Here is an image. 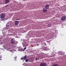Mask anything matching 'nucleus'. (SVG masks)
I'll list each match as a JSON object with an SVG mask.
<instances>
[{"mask_svg": "<svg viewBox=\"0 0 66 66\" xmlns=\"http://www.w3.org/2000/svg\"><path fill=\"white\" fill-rule=\"evenodd\" d=\"M1 60H2V59H1Z\"/></svg>", "mask_w": 66, "mask_h": 66, "instance_id": "nucleus-24", "label": "nucleus"}, {"mask_svg": "<svg viewBox=\"0 0 66 66\" xmlns=\"http://www.w3.org/2000/svg\"><path fill=\"white\" fill-rule=\"evenodd\" d=\"M66 16H62L61 18V20L62 21H64V20H65L66 19Z\"/></svg>", "mask_w": 66, "mask_h": 66, "instance_id": "nucleus-3", "label": "nucleus"}, {"mask_svg": "<svg viewBox=\"0 0 66 66\" xmlns=\"http://www.w3.org/2000/svg\"><path fill=\"white\" fill-rule=\"evenodd\" d=\"M49 7V5H47L45 6V7L46 9H49L48 7Z\"/></svg>", "mask_w": 66, "mask_h": 66, "instance_id": "nucleus-7", "label": "nucleus"}, {"mask_svg": "<svg viewBox=\"0 0 66 66\" xmlns=\"http://www.w3.org/2000/svg\"><path fill=\"white\" fill-rule=\"evenodd\" d=\"M16 20H19V19H18V18Z\"/></svg>", "mask_w": 66, "mask_h": 66, "instance_id": "nucleus-19", "label": "nucleus"}, {"mask_svg": "<svg viewBox=\"0 0 66 66\" xmlns=\"http://www.w3.org/2000/svg\"><path fill=\"white\" fill-rule=\"evenodd\" d=\"M26 43H27V42L26 41L24 43V44H26Z\"/></svg>", "mask_w": 66, "mask_h": 66, "instance_id": "nucleus-18", "label": "nucleus"}, {"mask_svg": "<svg viewBox=\"0 0 66 66\" xmlns=\"http://www.w3.org/2000/svg\"><path fill=\"white\" fill-rule=\"evenodd\" d=\"M26 59H27L26 55L24 56V57H22L21 59V60H26Z\"/></svg>", "mask_w": 66, "mask_h": 66, "instance_id": "nucleus-4", "label": "nucleus"}, {"mask_svg": "<svg viewBox=\"0 0 66 66\" xmlns=\"http://www.w3.org/2000/svg\"><path fill=\"white\" fill-rule=\"evenodd\" d=\"M15 47H16V46H14V47H14V48H15Z\"/></svg>", "mask_w": 66, "mask_h": 66, "instance_id": "nucleus-20", "label": "nucleus"}, {"mask_svg": "<svg viewBox=\"0 0 66 66\" xmlns=\"http://www.w3.org/2000/svg\"><path fill=\"white\" fill-rule=\"evenodd\" d=\"M9 25H7V26H6V28H9Z\"/></svg>", "mask_w": 66, "mask_h": 66, "instance_id": "nucleus-12", "label": "nucleus"}, {"mask_svg": "<svg viewBox=\"0 0 66 66\" xmlns=\"http://www.w3.org/2000/svg\"><path fill=\"white\" fill-rule=\"evenodd\" d=\"M2 58V55L1 54V52H0V59Z\"/></svg>", "mask_w": 66, "mask_h": 66, "instance_id": "nucleus-10", "label": "nucleus"}, {"mask_svg": "<svg viewBox=\"0 0 66 66\" xmlns=\"http://www.w3.org/2000/svg\"><path fill=\"white\" fill-rule=\"evenodd\" d=\"M42 66H46V64L45 63H43V64L42 63Z\"/></svg>", "mask_w": 66, "mask_h": 66, "instance_id": "nucleus-9", "label": "nucleus"}, {"mask_svg": "<svg viewBox=\"0 0 66 66\" xmlns=\"http://www.w3.org/2000/svg\"><path fill=\"white\" fill-rule=\"evenodd\" d=\"M0 18L1 19H3L1 20V21H3L4 20V19L5 18V14L2 13L0 15Z\"/></svg>", "mask_w": 66, "mask_h": 66, "instance_id": "nucleus-1", "label": "nucleus"}, {"mask_svg": "<svg viewBox=\"0 0 66 66\" xmlns=\"http://www.w3.org/2000/svg\"><path fill=\"white\" fill-rule=\"evenodd\" d=\"M47 11V10L45 9H43V12H44V13H46Z\"/></svg>", "mask_w": 66, "mask_h": 66, "instance_id": "nucleus-8", "label": "nucleus"}, {"mask_svg": "<svg viewBox=\"0 0 66 66\" xmlns=\"http://www.w3.org/2000/svg\"><path fill=\"white\" fill-rule=\"evenodd\" d=\"M28 61H29V59H27L26 60L25 62H28Z\"/></svg>", "mask_w": 66, "mask_h": 66, "instance_id": "nucleus-11", "label": "nucleus"}, {"mask_svg": "<svg viewBox=\"0 0 66 66\" xmlns=\"http://www.w3.org/2000/svg\"><path fill=\"white\" fill-rule=\"evenodd\" d=\"M8 5H9V4H8V5H7L6 6H5V7H6V6H8Z\"/></svg>", "mask_w": 66, "mask_h": 66, "instance_id": "nucleus-17", "label": "nucleus"}, {"mask_svg": "<svg viewBox=\"0 0 66 66\" xmlns=\"http://www.w3.org/2000/svg\"><path fill=\"white\" fill-rule=\"evenodd\" d=\"M51 41V40L49 41H48V42H49V43H50V42Z\"/></svg>", "mask_w": 66, "mask_h": 66, "instance_id": "nucleus-22", "label": "nucleus"}, {"mask_svg": "<svg viewBox=\"0 0 66 66\" xmlns=\"http://www.w3.org/2000/svg\"><path fill=\"white\" fill-rule=\"evenodd\" d=\"M11 43L12 44H14V45H16L18 43V42H15V40L13 39H11Z\"/></svg>", "mask_w": 66, "mask_h": 66, "instance_id": "nucleus-2", "label": "nucleus"}, {"mask_svg": "<svg viewBox=\"0 0 66 66\" xmlns=\"http://www.w3.org/2000/svg\"><path fill=\"white\" fill-rule=\"evenodd\" d=\"M48 26H49V24H48Z\"/></svg>", "mask_w": 66, "mask_h": 66, "instance_id": "nucleus-25", "label": "nucleus"}, {"mask_svg": "<svg viewBox=\"0 0 66 66\" xmlns=\"http://www.w3.org/2000/svg\"><path fill=\"white\" fill-rule=\"evenodd\" d=\"M14 58L15 59H17V56H15V57H14Z\"/></svg>", "mask_w": 66, "mask_h": 66, "instance_id": "nucleus-15", "label": "nucleus"}, {"mask_svg": "<svg viewBox=\"0 0 66 66\" xmlns=\"http://www.w3.org/2000/svg\"><path fill=\"white\" fill-rule=\"evenodd\" d=\"M18 23H19V21H15V26H17L18 25Z\"/></svg>", "mask_w": 66, "mask_h": 66, "instance_id": "nucleus-5", "label": "nucleus"}, {"mask_svg": "<svg viewBox=\"0 0 66 66\" xmlns=\"http://www.w3.org/2000/svg\"><path fill=\"white\" fill-rule=\"evenodd\" d=\"M64 11H66V8L64 9Z\"/></svg>", "mask_w": 66, "mask_h": 66, "instance_id": "nucleus-16", "label": "nucleus"}, {"mask_svg": "<svg viewBox=\"0 0 66 66\" xmlns=\"http://www.w3.org/2000/svg\"><path fill=\"white\" fill-rule=\"evenodd\" d=\"M23 44H22V45H23V47H24V45Z\"/></svg>", "mask_w": 66, "mask_h": 66, "instance_id": "nucleus-21", "label": "nucleus"}, {"mask_svg": "<svg viewBox=\"0 0 66 66\" xmlns=\"http://www.w3.org/2000/svg\"><path fill=\"white\" fill-rule=\"evenodd\" d=\"M37 60H38V58H36V61H37Z\"/></svg>", "mask_w": 66, "mask_h": 66, "instance_id": "nucleus-13", "label": "nucleus"}, {"mask_svg": "<svg viewBox=\"0 0 66 66\" xmlns=\"http://www.w3.org/2000/svg\"><path fill=\"white\" fill-rule=\"evenodd\" d=\"M10 0H6L5 1V4H7V3H9V2H10Z\"/></svg>", "mask_w": 66, "mask_h": 66, "instance_id": "nucleus-6", "label": "nucleus"}, {"mask_svg": "<svg viewBox=\"0 0 66 66\" xmlns=\"http://www.w3.org/2000/svg\"><path fill=\"white\" fill-rule=\"evenodd\" d=\"M26 48H27V47H25L24 49V50H26Z\"/></svg>", "mask_w": 66, "mask_h": 66, "instance_id": "nucleus-14", "label": "nucleus"}, {"mask_svg": "<svg viewBox=\"0 0 66 66\" xmlns=\"http://www.w3.org/2000/svg\"><path fill=\"white\" fill-rule=\"evenodd\" d=\"M15 60V61H16L17 60Z\"/></svg>", "mask_w": 66, "mask_h": 66, "instance_id": "nucleus-23", "label": "nucleus"}]
</instances>
